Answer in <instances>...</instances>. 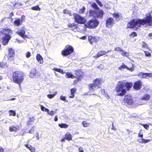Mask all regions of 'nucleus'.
Masks as SVG:
<instances>
[{"mask_svg":"<svg viewBox=\"0 0 152 152\" xmlns=\"http://www.w3.org/2000/svg\"><path fill=\"white\" fill-rule=\"evenodd\" d=\"M68 27H69L71 29L73 30L77 27L76 25L74 23H69L68 25Z\"/></svg>","mask_w":152,"mask_h":152,"instance_id":"obj_28","label":"nucleus"},{"mask_svg":"<svg viewBox=\"0 0 152 152\" xmlns=\"http://www.w3.org/2000/svg\"><path fill=\"white\" fill-rule=\"evenodd\" d=\"M88 39L89 42L91 44H92L94 41V38L91 36H90L88 37Z\"/></svg>","mask_w":152,"mask_h":152,"instance_id":"obj_34","label":"nucleus"},{"mask_svg":"<svg viewBox=\"0 0 152 152\" xmlns=\"http://www.w3.org/2000/svg\"><path fill=\"white\" fill-rule=\"evenodd\" d=\"M131 36L133 37H135L137 36V34L135 32H133L131 34Z\"/></svg>","mask_w":152,"mask_h":152,"instance_id":"obj_53","label":"nucleus"},{"mask_svg":"<svg viewBox=\"0 0 152 152\" xmlns=\"http://www.w3.org/2000/svg\"><path fill=\"white\" fill-rule=\"evenodd\" d=\"M99 24L98 20L96 19L90 20L85 25L86 27L89 28H94L97 27Z\"/></svg>","mask_w":152,"mask_h":152,"instance_id":"obj_5","label":"nucleus"},{"mask_svg":"<svg viewBox=\"0 0 152 152\" xmlns=\"http://www.w3.org/2000/svg\"><path fill=\"white\" fill-rule=\"evenodd\" d=\"M66 139L68 141H70L72 139V136L69 132H67L65 135Z\"/></svg>","mask_w":152,"mask_h":152,"instance_id":"obj_24","label":"nucleus"},{"mask_svg":"<svg viewBox=\"0 0 152 152\" xmlns=\"http://www.w3.org/2000/svg\"><path fill=\"white\" fill-rule=\"evenodd\" d=\"M142 47L146 48L149 50L150 48L148 47V45L144 42H142Z\"/></svg>","mask_w":152,"mask_h":152,"instance_id":"obj_32","label":"nucleus"},{"mask_svg":"<svg viewBox=\"0 0 152 152\" xmlns=\"http://www.w3.org/2000/svg\"><path fill=\"white\" fill-rule=\"evenodd\" d=\"M104 14L103 10L101 9H98L97 10H90L89 15L90 16L98 18H102Z\"/></svg>","mask_w":152,"mask_h":152,"instance_id":"obj_4","label":"nucleus"},{"mask_svg":"<svg viewBox=\"0 0 152 152\" xmlns=\"http://www.w3.org/2000/svg\"><path fill=\"white\" fill-rule=\"evenodd\" d=\"M31 53L29 52H28L26 53V57L27 58H29L31 56Z\"/></svg>","mask_w":152,"mask_h":152,"instance_id":"obj_44","label":"nucleus"},{"mask_svg":"<svg viewBox=\"0 0 152 152\" xmlns=\"http://www.w3.org/2000/svg\"><path fill=\"white\" fill-rule=\"evenodd\" d=\"M101 93L102 94H105V90L104 89L102 90Z\"/></svg>","mask_w":152,"mask_h":152,"instance_id":"obj_63","label":"nucleus"},{"mask_svg":"<svg viewBox=\"0 0 152 152\" xmlns=\"http://www.w3.org/2000/svg\"><path fill=\"white\" fill-rule=\"evenodd\" d=\"M124 81H119L116 85L115 88L116 92L118 93V96H123L125 94L126 91L124 87Z\"/></svg>","mask_w":152,"mask_h":152,"instance_id":"obj_3","label":"nucleus"},{"mask_svg":"<svg viewBox=\"0 0 152 152\" xmlns=\"http://www.w3.org/2000/svg\"><path fill=\"white\" fill-rule=\"evenodd\" d=\"M76 91V90L75 88H72L71 90V94H74Z\"/></svg>","mask_w":152,"mask_h":152,"instance_id":"obj_47","label":"nucleus"},{"mask_svg":"<svg viewBox=\"0 0 152 152\" xmlns=\"http://www.w3.org/2000/svg\"><path fill=\"white\" fill-rule=\"evenodd\" d=\"M75 74L77 77H76V76H74L70 72H67L66 74V78H70L72 79H74L75 78H77L78 80H80L82 78V76L81 75H80L79 72L76 71Z\"/></svg>","mask_w":152,"mask_h":152,"instance_id":"obj_11","label":"nucleus"},{"mask_svg":"<svg viewBox=\"0 0 152 152\" xmlns=\"http://www.w3.org/2000/svg\"><path fill=\"white\" fill-rule=\"evenodd\" d=\"M35 120V117L32 116L29 118V119L27 121L26 124L28 126L32 124L33 122Z\"/></svg>","mask_w":152,"mask_h":152,"instance_id":"obj_23","label":"nucleus"},{"mask_svg":"<svg viewBox=\"0 0 152 152\" xmlns=\"http://www.w3.org/2000/svg\"><path fill=\"white\" fill-rule=\"evenodd\" d=\"M11 36L10 35H7L3 37L2 39V43L4 45H6L8 44L9 40L11 38Z\"/></svg>","mask_w":152,"mask_h":152,"instance_id":"obj_14","label":"nucleus"},{"mask_svg":"<svg viewBox=\"0 0 152 152\" xmlns=\"http://www.w3.org/2000/svg\"><path fill=\"white\" fill-rule=\"evenodd\" d=\"M9 115L10 116L12 115L15 116L16 115V113L14 111L12 110H10L9 111Z\"/></svg>","mask_w":152,"mask_h":152,"instance_id":"obj_37","label":"nucleus"},{"mask_svg":"<svg viewBox=\"0 0 152 152\" xmlns=\"http://www.w3.org/2000/svg\"><path fill=\"white\" fill-rule=\"evenodd\" d=\"M9 53L8 57L10 58L13 57L15 55V52L12 48H9L8 49Z\"/></svg>","mask_w":152,"mask_h":152,"instance_id":"obj_19","label":"nucleus"},{"mask_svg":"<svg viewBox=\"0 0 152 152\" xmlns=\"http://www.w3.org/2000/svg\"><path fill=\"white\" fill-rule=\"evenodd\" d=\"M144 53L146 56H151V53L148 51H145Z\"/></svg>","mask_w":152,"mask_h":152,"instance_id":"obj_45","label":"nucleus"},{"mask_svg":"<svg viewBox=\"0 0 152 152\" xmlns=\"http://www.w3.org/2000/svg\"><path fill=\"white\" fill-rule=\"evenodd\" d=\"M73 16L75 22L79 24H83L86 22L85 18L78 14L74 13Z\"/></svg>","mask_w":152,"mask_h":152,"instance_id":"obj_8","label":"nucleus"},{"mask_svg":"<svg viewBox=\"0 0 152 152\" xmlns=\"http://www.w3.org/2000/svg\"><path fill=\"white\" fill-rule=\"evenodd\" d=\"M122 49L119 47H117L115 48V50L118 51H122Z\"/></svg>","mask_w":152,"mask_h":152,"instance_id":"obj_50","label":"nucleus"},{"mask_svg":"<svg viewBox=\"0 0 152 152\" xmlns=\"http://www.w3.org/2000/svg\"><path fill=\"white\" fill-rule=\"evenodd\" d=\"M34 126H33L32 128L29 131V133H32L34 132Z\"/></svg>","mask_w":152,"mask_h":152,"instance_id":"obj_51","label":"nucleus"},{"mask_svg":"<svg viewBox=\"0 0 152 152\" xmlns=\"http://www.w3.org/2000/svg\"><path fill=\"white\" fill-rule=\"evenodd\" d=\"M29 149L31 152H34L35 150V148L31 146L29 147Z\"/></svg>","mask_w":152,"mask_h":152,"instance_id":"obj_43","label":"nucleus"},{"mask_svg":"<svg viewBox=\"0 0 152 152\" xmlns=\"http://www.w3.org/2000/svg\"><path fill=\"white\" fill-rule=\"evenodd\" d=\"M31 9L33 10H40V9L39 8L38 5L33 7L31 8Z\"/></svg>","mask_w":152,"mask_h":152,"instance_id":"obj_39","label":"nucleus"},{"mask_svg":"<svg viewBox=\"0 0 152 152\" xmlns=\"http://www.w3.org/2000/svg\"><path fill=\"white\" fill-rule=\"evenodd\" d=\"M128 64V66H127L123 63V64L118 68L119 69L122 70V69H126L127 70H129L131 72L133 71L134 70L133 64L131 62H129Z\"/></svg>","mask_w":152,"mask_h":152,"instance_id":"obj_10","label":"nucleus"},{"mask_svg":"<svg viewBox=\"0 0 152 152\" xmlns=\"http://www.w3.org/2000/svg\"><path fill=\"white\" fill-rule=\"evenodd\" d=\"M12 32V31L10 29H9L8 28H6L2 29L1 31V32L3 33L5 36L7 35H9V34Z\"/></svg>","mask_w":152,"mask_h":152,"instance_id":"obj_17","label":"nucleus"},{"mask_svg":"<svg viewBox=\"0 0 152 152\" xmlns=\"http://www.w3.org/2000/svg\"><path fill=\"white\" fill-rule=\"evenodd\" d=\"M18 126H15L13 125L10 126L9 127V130L10 132H15L17 131Z\"/></svg>","mask_w":152,"mask_h":152,"instance_id":"obj_22","label":"nucleus"},{"mask_svg":"<svg viewBox=\"0 0 152 152\" xmlns=\"http://www.w3.org/2000/svg\"><path fill=\"white\" fill-rule=\"evenodd\" d=\"M142 126L145 129H148V128L149 127V125L147 124H143Z\"/></svg>","mask_w":152,"mask_h":152,"instance_id":"obj_54","label":"nucleus"},{"mask_svg":"<svg viewBox=\"0 0 152 152\" xmlns=\"http://www.w3.org/2000/svg\"><path fill=\"white\" fill-rule=\"evenodd\" d=\"M45 111L47 112L48 114L51 116L53 115L56 113L55 111H49V110L48 109L46 108H45Z\"/></svg>","mask_w":152,"mask_h":152,"instance_id":"obj_27","label":"nucleus"},{"mask_svg":"<svg viewBox=\"0 0 152 152\" xmlns=\"http://www.w3.org/2000/svg\"><path fill=\"white\" fill-rule=\"evenodd\" d=\"M120 53L123 56H128V53L125 51H124L122 50V51H121Z\"/></svg>","mask_w":152,"mask_h":152,"instance_id":"obj_38","label":"nucleus"},{"mask_svg":"<svg viewBox=\"0 0 152 152\" xmlns=\"http://www.w3.org/2000/svg\"><path fill=\"white\" fill-rule=\"evenodd\" d=\"M123 102L125 104L131 105L133 103V101L131 96L127 95L125 96L123 100Z\"/></svg>","mask_w":152,"mask_h":152,"instance_id":"obj_12","label":"nucleus"},{"mask_svg":"<svg viewBox=\"0 0 152 152\" xmlns=\"http://www.w3.org/2000/svg\"><path fill=\"white\" fill-rule=\"evenodd\" d=\"M74 96H75L74 94H71V95L69 96V98H73L74 97Z\"/></svg>","mask_w":152,"mask_h":152,"instance_id":"obj_64","label":"nucleus"},{"mask_svg":"<svg viewBox=\"0 0 152 152\" xmlns=\"http://www.w3.org/2000/svg\"><path fill=\"white\" fill-rule=\"evenodd\" d=\"M85 10V8L84 7H83L82 9H80L79 11V12L80 13H83L84 10Z\"/></svg>","mask_w":152,"mask_h":152,"instance_id":"obj_42","label":"nucleus"},{"mask_svg":"<svg viewBox=\"0 0 152 152\" xmlns=\"http://www.w3.org/2000/svg\"><path fill=\"white\" fill-rule=\"evenodd\" d=\"M57 92H56L54 94H48L47 96V97L50 99L53 98L57 94Z\"/></svg>","mask_w":152,"mask_h":152,"instance_id":"obj_36","label":"nucleus"},{"mask_svg":"<svg viewBox=\"0 0 152 152\" xmlns=\"http://www.w3.org/2000/svg\"><path fill=\"white\" fill-rule=\"evenodd\" d=\"M142 86V82L140 81H138L135 83L134 88L135 90H138L141 88Z\"/></svg>","mask_w":152,"mask_h":152,"instance_id":"obj_15","label":"nucleus"},{"mask_svg":"<svg viewBox=\"0 0 152 152\" xmlns=\"http://www.w3.org/2000/svg\"><path fill=\"white\" fill-rule=\"evenodd\" d=\"M63 12L64 13H67L69 14H71L70 11L67 10H64Z\"/></svg>","mask_w":152,"mask_h":152,"instance_id":"obj_52","label":"nucleus"},{"mask_svg":"<svg viewBox=\"0 0 152 152\" xmlns=\"http://www.w3.org/2000/svg\"><path fill=\"white\" fill-rule=\"evenodd\" d=\"M78 151L79 152H84L83 150V148L81 147H79L78 148Z\"/></svg>","mask_w":152,"mask_h":152,"instance_id":"obj_56","label":"nucleus"},{"mask_svg":"<svg viewBox=\"0 0 152 152\" xmlns=\"http://www.w3.org/2000/svg\"><path fill=\"white\" fill-rule=\"evenodd\" d=\"M53 69L54 71H56L62 74H64V72L61 69L55 68H53Z\"/></svg>","mask_w":152,"mask_h":152,"instance_id":"obj_35","label":"nucleus"},{"mask_svg":"<svg viewBox=\"0 0 152 152\" xmlns=\"http://www.w3.org/2000/svg\"><path fill=\"white\" fill-rule=\"evenodd\" d=\"M58 126L61 128H66L68 127V125L67 124H65L62 123L61 124H58Z\"/></svg>","mask_w":152,"mask_h":152,"instance_id":"obj_33","label":"nucleus"},{"mask_svg":"<svg viewBox=\"0 0 152 152\" xmlns=\"http://www.w3.org/2000/svg\"><path fill=\"white\" fill-rule=\"evenodd\" d=\"M66 99V97L65 96H61L60 97V99L62 101H65Z\"/></svg>","mask_w":152,"mask_h":152,"instance_id":"obj_48","label":"nucleus"},{"mask_svg":"<svg viewBox=\"0 0 152 152\" xmlns=\"http://www.w3.org/2000/svg\"><path fill=\"white\" fill-rule=\"evenodd\" d=\"M113 16L116 19V20H119L121 18V17L118 13H114L113 14Z\"/></svg>","mask_w":152,"mask_h":152,"instance_id":"obj_29","label":"nucleus"},{"mask_svg":"<svg viewBox=\"0 0 152 152\" xmlns=\"http://www.w3.org/2000/svg\"><path fill=\"white\" fill-rule=\"evenodd\" d=\"M95 1L101 7L102 6V4L99 0H95Z\"/></svg>","mask_w":152,"mask_h":152,"instance_id":"obj_49","label":"nucleus"},{"mask_svg":"<svg viewBox=\"0 0 152 152\" xmlns=\"http://www.w3.org/2000/svg\"><path fill=\"white\" fill-rule=\"evenodd\" d=\"M138 137L141 138H143V135L142 134H141L140 133H139L138 135Z\"/></svg>","mask_w":152,"mask_h":152,"instance_id":"obj_60","label":"nucleus"},{"mask_svg":"<svg viewBox=\"0 0 152 152\" xmlns=\"http://www.w3.org/2000/svg\"><path fill=\"white\" fill-rule=\"evenodd\" d=\"M105 96V98L107 99H109L110 98V96L107 94H104Z\"/></svg>","mask_w":152,"mask_h":152,"instance_id":"obj_58","label":"nucleus"},{"mask_svg":"<svg viewBox=\"0 0 152 152\" xmlns=\"http://www.w3.org/2000/svg\"><path fill=\"white\" fill-rule=\"evenodd\" d=\"M152 26V17L150 14L146 15L144 19H134L129 22L127 25V28H132L134 27H140L141 26Z\"/></svg>","mask_w":152,"mask_h":152,"instance_id":"obj_1","label":"nucleus"},{"mask_svg":"<svg viewBox=\"0 0 152 152\" xmlns=\"http://www.w3.org/2000/svg\"><path fill=\"white\" fill-rule=\"evenodd\" d=\"M141 139H139L138 140V141L140 143H143V138H142Z\"/></svg>","mask_w":152,"mask_h":152,"instance_id":"obj_55","label":"nucleus"},{"mask_svg":"<svg viewBox=\"0 0 152 152\" xmlns=\"http://www.w3.org/2000/svg\"><path fill=\"white\" fill-rule=\"evenodd\" d=\"M146 75H147V77L148 76L150 77H152V73H146Z\"/></svg>","mask_w":152,"mask_h":152,"instance_id":"obj_57","label":"nucleus"},{"mask_svg":"<svg viewBox=\"0 0 152 152\" xmlns=\"http://www.w3.org/2000/svg\"><path fill=\"white\" fill-rule=\"evenodd\" d=\"M138 77L140 78H144L147 77L146 73H144L142 72H141L138 74Z\"/></svg>","mask_w":152,"mask_h":152,"instance_id":"obj_25","label":"nucleus"},{"mask_svg":"<svg viewBox=\"0 0 152 152\" xmlns=\"http://www.w3.org/2000/svg\"><path fill=\"white\" fill-rule=\"evenodd\" d=\"M151 141L150 140L145 139L143 138V143H148Z\"/></svg>","mask_w":152,"mask_h":152,"instance_id":"obj_46","label":"nucleus"},{"mask_svg":"<svg viewBox=\"0 0 152 152\" xmlns=\"http://www.w3.org/2000/svg\"><path fill=\"white\" fill-rule=\"evenodd\" d=\"M36 59L40 64H42L43 62L42 57L39 54H38L36 56Z\"/></svg>","mask_w":152,"mask_h":152,"instance_id":"obj_21","label":"nucleus"},{"mask_svg":"<svg viewBox=\"0 0 152 152\" xmlns=\"http://www.w3.org/2000/svg\"><path fill=\"white\" fill-rule=\"evenodd\" d=\"M74 51L73 47L69 45H67L64 49L61 52V54L64 56H66L72 53Z\"/></svg>","mask_w":152,"mask_h":152,"instance_id":"obj_7","label":"nucleus"},{"mask_svg":"<svg viewBox=\"0 0 152 152\" xmlns=\"http://www.w3.org/2000/svg\"><path fill=\"white\" fill-rule=\"evenodd\" d=\"M124 86H126L127 90H129L132 86V84L131 83H126L124 81Z\"/></svg>","mask_w":152,"mask_h":152,"instance_id":"obj_26","label":"nucleus"},{"mask_svg":"<svg viewBox=\"0 0 152 152\" xmlns=\"http://www.w3.org/2000/svg\"><path fill=\"white\" fill-rule=\"evenodd\" d=\"M26 29L24 26H23L16 31V34L23 38H27V36L26 34Z\"/></svg>","mask_w":152,"mask_h":152,"instance_id":"obj_9","label":"nucleus"},{"mask_svg":"<svg viewBox=\"0 0 152 152\" xmlns=\"http://www.w3.org/2000/svg\"><path fill=\"white\" fill-rule=\"evenodd\" d=\"M24 75L23 72L18 71L14 72L12 74V79L13 82L20 86L24 79Z\"/></svg>","mask_w":152,"mask_h":152,"instance_id":"obj_2","label":"nucleus"},{"mask_svg":"<svg viewBox=\"0 0 152 152\" xmlns=\"http://www.w3.org/2000/svg\"><path fill=\"white\" fill-rule=\"evenodd\" d=\"M8 64L6 62H1L0 63V67L5 68L8 66Z\"/></svg>","mask_w":152,"mask_h":152,"instance_id":"obj_30","label":"nucleus"},{"mask_svg":"<svg viewBox=\"0 0 152 152\" xmlns=\"http://www.w3.org/2000/svg\"><path fill=\"white\" fill-rule=\"evenodd\" d=\"M4 151V150L3 148L2 147L0 146V152H3Z\"/></svg>","mask_w":152,"mask_h":152,"instance_id":"obj_61","label":"nucleus"},{"mask_svg":"<svg viewBox=\"0 0 152 152\" xmlns=\"http://www.w3.org/2000/svg\"><path fill=\"white\" fill-rule=\"evenodd\" d=\"M37 70L35 69H32L30 71L29 76L31 78H33L36 75Z\"/></svg>","mask_w":152,"mask_h":152,"instance_id":"obj_20","label":"nucleus"},{"mask_svg":"<svg viewBox=\"0 0 152 152\" xmlns=\"http://www.w3.org/2000/svg\"><path fill=\"white\" fill-rule=\"evenodd\" d=\"M100 80L97 79L94 80V83L89 85V88L90 91H92L96 89L100 88Z\"/></svg>","mask_w":152,"mask_h":152,"instance_id":"obj_6","label":"nucleus"},{"mask_svg":"<svg viewBox=\"0 0 152 152\" xmlns=\"http://www.w3.org/2000/svg\"><path fill=\"white\" fill-rule=\"evenodd\" d=\"M114 20L112 18H109L106 21V26L107 27L110 28L114 23Z\"/></svg>","mask_w":152,"mask_h":152,"instance_id":"obj_13","label":"nucleus"},{"mask_svg":"<svg viewBox=\"0 0 152 152\" xmlns=\"http://www.w3.org/2000/svg\"><path fill=\"white\" fill-rule=\"evenodd\" d=\"M26 147H27V148H28L29 149V147H31V145H29L26 144L25 145Z\"/></svg>","mask_w":152,"mask_h":152,"instance_id":"obj_62","label":"nucleus"},{"mask_svg":"<svg viewBox=\"0 0 152 152\" xmlns=\"http://www.w3.org/2000/svg\"><path fill=\"white\" fill-rule=\"evenodd\" d=\"M106 53V52L104 50H100L98 52L96 55L93 56V57L95 58H97L100 56L105 55Z\"/></svg>","mask_w":152,"mask_h":152,"instance_id":"obj_18","label":"nucleus"},{"mask_svg":"<svg viewBox=\"0 0 152 152\" xmlns=\"http://www.w3.org/2000/svg\"><path fill=\"white\" fill-rule=\"evenodd\" d=\"M150 98V96L148 94H145L142 96L141 98L142 100H148Z\"/></svg>","mask_w":152,"mask_h":152,"instance_id":"obj_31","label":"nucleus"},{"mask_svg":"<svg viewBox=\"0 0 152 152\" xmlns=\"http://www.w3.org/2000/svg\"><path fill=\"white\" fill-rule=\"evenodd\" d=\"M92 7L95 9V10H97L99 9L97 7V4L95 3H93L91 5Z\"/></svg>","mask_w":152,"mask_h":152,"instance_id":"obj_40","label":"nucleus"},{"mask_svg":"<svg viewBox=\"0 0 152 152\" xmlns=\"http://www.w3.org/2000/svg\"><path fill=\"white\" fill-rule=\"evenodd\" d=\"M82 124L85 127H87L88 125V123L86 121H83L82 123Z\"/></svg>","mask_w":152,"mask_h":152,"instance_id":"obj_41","label":"nucleus"},{"mask_svg":"<svg viewBox=\"0 0 152 152\" xmlns=\"http://www.w3.org/2000/svg\"><path fill=\"white\" fill-rule=\"evenodd\" d=\"M23 23V20L19 18H16L14 22V25L16 26H18L22 24Z\"/></svg>","mask_w":152,"mask_h":152,"instance_id":"obj_16","label":"nucleus"},{"mask_svg":"<svg viewBox=\"0 0 152 152\" xmlns=\"http://www.w3.org/2000/svg\"><path fill=\"white\" fill-rule=\"evenodd\" d=\"M40 106L41 110L43 111H45V107L42 105H40Z\"/></svg>","mask_w":152,"mask_h":152,"instance_id":"obj_59","label":"nucleus"}]
</instances>
